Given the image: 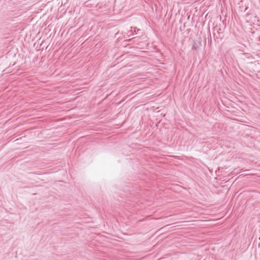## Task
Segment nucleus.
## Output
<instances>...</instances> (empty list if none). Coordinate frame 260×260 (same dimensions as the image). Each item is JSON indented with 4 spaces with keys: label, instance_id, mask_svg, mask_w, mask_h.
<instances>
[{
    "label": "nucleus",
    "instance_id": "f257e3e1",
    "mask_svg": "<svg viewBox=\"0 0 260 260\" xmlns=\"http://www.w3.org/2000/svg\"><path fill=\"white\" fill-rule=\"evenodd\" d=\"M134 35V31L133 28L131 27V29L127 31V32L124 33V38H129Z\"/></svg>",
    "mask_w": 260,
    "mask_h": 260
},
{
    "label": "nucleus",
    "instance_id": "f03ea898",
    "mask_svg": "<svg viewBox=\"0 0 260 260\" xmlns=\"http://www.w3.org/2000/svg\"><path fill=\"white\" fill-rule=\"evenodd\" d=\"M137 38H138V37H134V38H132V39H131L128 40V41H131V40H133V39H136Z\"/></svg>",
    "mask_w": 260,
    "mask_h": 260
},
{
    "label": "nucleus",
    "instance_id": "7ed1b4c3",
    "mask_svg": "<svg viewBox=\"0 0 260 260\" xmlns=\"http://www.w3.org/2000/svg\"><path fill=\"white\" fill-rule=\"evenodd\" d=\"M221 30V28H219L218 30H217V32L220 33Z\"/></svg>",
    "mask_w": 260,
    "mask_h": 260
},
{
    "label": "nucleus",
    "instance_id": "20e7f679",
    "mask_svg": "<svg viewBox=\"0 0 260 260\" xmlns=\"http://www.w3.org/2000/svg\"><path fill=\"white\" fill-rule=\"evenodd\" d=\"M193 48L194 49H197V47H196L194 45L193 46Z\"/></svg>",
    "mask_w": 260,
    "mask_h": 260
}]
</instances>
